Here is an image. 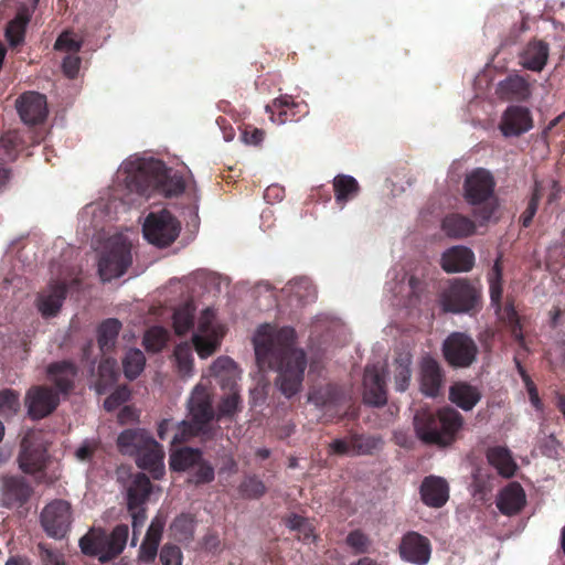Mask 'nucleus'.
<instances>
[{
	"label": "nucleus",
	"mask_w": 565,
	"mask_h": 565,
	"mask_svg": "<svg viewBox=\"0 0 565 565\" xmlns=\"http://www.w3.org/2000/svg\"><path fill=\"white\" fill-rule=\"evenodd\" d=\"M121 327V322L116 318H108L99 323L97 328V343L103 354L114 350Z\"/></svg>",
	"instance_id": "e433bc0d"
},
{
	"label": "nucleus",
	"mask_w": 565,
	"mask_h": 565,
	"mask_svg": "<svg viewBox=\"0 0 565 565\" xmlns=\"http://www.w3.org/2000/svg\"><path fill=\"white\" fill-rule=\"evenodd\" d=\"M159 544L142 541L139 552L138 562L140 565H152L158 556Z\"/></svg>",
	"instance_id": "69168bd1"
},
{
	"label": "nucleus",
	"mask_w": 565,
	"mask_h": 565,
	"mask_svg": "<svg viewBox=\"0 0 565 565\" xmlns=\"http://www.w3.org/2000/svg\"><path fill=\"white\" fill-rule=\"evenodd\" d=\"M163 529H164V519L160 515H157L156 518L152 519V521L147 530L143 541L156 543V544L160 545Z\"/></svg>",
	"instance_id": "338daca9"
},
{
	"label": "nucleus",
	"mask_w": 565,
	"mask_h": 565,
	"mask_svg": "<svg viewBox=\"0 0 565 565\" xmlns=\"http://www.w3.org/2000/svg\"><path fill=\"white\" fill-rule=\"evenodd\" d=\"M345 544L354 554H366L371 550L372 540L362 530H353L347 535Z\"/></svg>",
	"instance_id": "bf43d9fd"
},
{
	"label": "nucleus",
	"mask_w": 565,
	"mask_h": 565,
	"mask_svg": "<svg viewBox=\"0 0 565 565\" xmlns=\"http://www.w3.org/2000/svg\"><path fill=\"white\" fill-rule=\"evenodd\" d=\"M169 339L168 331L162 327H152L146 331L143 337V345L147 351L160 352Z\"/></svg>",
	"instance_id": "5fc2aeb1"
},
{
	"label": "nucleus",
	"mask_w": 565,
	"mask_h": 565,
	"mask_svg": "<svg viewBox=\"0 0 565 565\" xmlns=\"http://www.w3.org/2000/svg\"><path fill=\"white\" fill-rule=\"evenodd\" d=\"M284 524L290 531L297 532V539L305 544H309L316 540L313 533L315 526L308 518L297 513H290L284 518Z\"/></svg>",
	"instance_id": "58836bf2"
},
{
	"label": "nucleus",
	"mask_w": 565,
	"mask_h": 565,
	"mask_svg": "<svg viewBox=\"0 0 565 565\" xmlns=\"http://www.w3.org/2000/svg\"><path fill=\"white\" fill-rule=\"evenodd\" d=\"M128 534L126 524L116 525L109 534L103 530H92L79 540V547L85 555L97 556L100 563H107L121 554Z\"/></svg>",
	"instance_id": "423d86ee"
},
{
	"label": "nucleus",
	"mask_w": 565,
	"mask_h": 565,
	"mask_svg": "<svg viewBox=\"0 0 565 565\" xmlns=\"http://www.w3.org/2000/svg\"><path fill=\"white\" fill-rule=\"evenodd\" d=\"M175 433L172 437L171 445L177 446L188 441L190 438L199 436L204 431L205 427L191 420H181L174 423Z\"/></svg>",
	"instance_id": "09e8293b"
},
{
	"label": "nucleus",
	"mask_w": 565,
	"mask_h": 565,
	"mask_svg": "<svg viewBox=\"0 0 565 565\" xmlns=\"http://www.w3.org/2000/svg\"><path fill=\"white\" fill-rule=\"evenodd\" d=\"M309 401L318 407L335 409L342 405L344 393L337 384L329 383L313 388L309 393Z\"/></svg>",
	"instance_id": "72a5a7b5"
},
{
	"label": "nucleus",
	"mask_w": 565,
	"mask_h": 565,
	"mask_svg": "<svg viewBox=\"0 0 565 565\" xmlns=\"http://www.w3.org/2000/svg\"><path fill=\"white\" fill-rule=\"evenodd\" d=\"M195 530V521L190 514H181L177 516L172 524L171 531L179 541H188L193 539Z\"/></svg>",
	"instance_id": "864d4df0"
},
{
	"label": "nucleus",
	"mask_w": 565,
	"mask_h": 565,
	"mask_svg": "<svg viewBox=\"0 0 565 565\" xmlns=\"http://www.w3.org/2000/svg\"><path fill=\"white\" fill-rule=\"evenodd\" d=\"M124 172L127 188L146 199L154 194L179 196L185 190L183 177L160 160L130 159L124 162Z\"/></svg>",
	"instance_id": "f03ea898"
},
{
	"label": "nucleus",
	"mask_w": 565,
	"mask_h": 565,
	"mask_svg": "<svg viewBox=\"0 0 565 565\" xmlns=\"http://www.w3.org/2000/svg\"><path fill=\"white\" fill-rule=\"evenodd\" d=\"M489 292L491 306L494 308L495 315L510 330L511 337L516 344L527 351L526 342L522 331L521 317L519 316L513 299H508L502 306L501 299L503 294L502 281H489Z\"/></svg>",
	"instance_id": "9d476101"
},
{
	"label": "nucleus",
	"mask_w": 565,
	"mask_h": 565,
	"mask_svg": "<svg viewBox=\"0 0 565 565\" xmlns=\"http://www.w3.org/2000/svg\"><path fill=\"white\" fill-rule=\"evenodd\" d=\"M181 224L168 210L150 212L143 223L145 238L158 247L170 246L179 237Z\"/></svg>",
	"instance_id": "6e6552de"
},
{
	"label": "nucleus",
	"mask_w": 565,
	"mask_h": 565,
	"mask_svg": "<svg viewBox=\"0 0 565 565\" xmlns=\"http://www.w3.org/2000/svg\"><path fill=\"white\" fill-rule=\"evenodd\" d=\"M78 367L70 360L52 362L46 366V379L58 395L68 396L75 388Z\"/></svg>",
	"instance_id": "2eb2a0df"
},
{
	"label": "nucleus",
	"mask_w": 565,
	"mask_h": 565,
	"mask_svg": "<svg viewBox=\"0 0 565 565\" xmlns=\"http://www.w3.org/2000/svg\"><path fill=\"white\" fill-rule=\"evenodd\" d=\"M289 297H295L300 303H306L315 297V288L308 279L299 278L289 281L282 289Z\"/></svg>",
	"instance_id": "a18cd8bd"
},
{
	"label": "nucleus",
	"mask_w": 565,
	"mask_h": 565,
	"mask_svg": "<svg viewBox=\"0 0 565 565\" xmlns=\"http://www.w3.org/2000/svg\"><path fill=\"white\" fill-rule=\"evenodd\" d=\"M475 254L466 246L448 248L441 256V268L447 273H466L475 266Z\"/></svg>",
	"instance_id": "b1692460"
},
{
	"label": "nucleus",
	"mask_w": 565,
	"mask_h": 565,
	"mask_svg": "<svg viewBox=\"0 0 565 565\" xmlns=\"http://www.w3.org/2000/svg\"><path fill=\"white\" fill-rule=\"evenodd\" d=\"M68 286L65 281L53 280L36 297V308L45 319L56 317L66 298Z\"/></svg>",
	"instance_id": "f3484780"
},
{
	"label": "nucleus",
	"mask_w": 565,
	"mask_h": 565,
	"mask_svg": "<svg viewBox=\"0 0 565 565\" xmlns=\"http://www.w3.org/2000/svg\"><path fill=\"white\" fill-rule=\"evenodd\" d=\"M146 365V356L139 349H130L122 359V369L125 376L132 381L137 379L143 371Z\"/></svg>",
	"instance_id": "79ce46f5"
},
{
	"label": "nucleus",
	"mask_w": 565,
	"mask_h": 565,
	"mask_svg": "<svg viewBox=\"0 0 565 565\" xmlns=\"http://www.w3.org/2000/svg\"><path fill=\"white\" fill-rule=\"evenodd\" d=\"M383 446V440L379 436L353 435L351 437V447L353 455H373Z\"/></svg>",
	"instance_id": "37998d69"
},
{
	"label": "nucleus",
	"mask_w": 565,
	"mask_h": 565,
	"mask_svg": "<svg viewBox=\"0 0 565 565\" xmlns=\"http://www.w3.org/2000/svg\"><path fill=\"white\" fill-rule=\"evenodd\" d=\"M550 46L542 40L530 41L521 54V65L533 72H541L547 63Z\"/></svg>",
	"instance_id": "2f4dec72"
},
{
	"label": "nucleus",
	"mask_w": 565,
	"mask_h": 565,
	"mask_svg": "<svg viewBox=\"0 0 565 565\" xmlns=\"http://www.w3.org/2000/svg\"><path fill=\"white\" fill-rule=\"evenodd\" d=\"M414 424L416 434L424 444L445 448L457 439L463 417L455 408L443 407L436 413L418 412Z\"/></svg>",
	"instance_id": "7ed1b4c3"
},
{
	"label": "nucleus",
	"mask_w": 565,
	"mask_h": 565,
	"mask_svg": "<svg viewBox=\"0 0 565 565\" xmlns=\"http://www.w3.org/2000/svg\"><path fill=\"white\" fill-rule=\"evenodd\" d=\"M20 411V394L11 388L0 391V417L11 418Z\"/></svg>",
	"instance_id": "3c124183"
},
{
	"label": "nucleus",
	"mask_w": 565,
	"mask_h": 565,
	"mask_svg": "<svg viewBox=\"0 0 565 565\" xmlns=\"http://www.w3.org/2000/svg\"><path fill=\"white\" fill-rule=\"evenodd\" d=\"M152 491V483L143 472L136 473L127 489V509L145 505Z\"/></svg>",
	"instance_id": "f704fd0d"
},
{
	"label": "nucleus",
	"mask_w": 565,
	"mask_h": 565,
	"mask_svg": "<svg viewBox=\"0 0 565 565\" xmlns=\"http://www.w3.org/2000/svg\"><path fill=\"white\" fill-rule=\"evenodd\" d=\"M82 47V42L74 39L68 32L62 33L55 41L54 49L65 51L70 54H77Z\"/></svg>",
	"instance_id": "0e129e2a"
},
{
	"label": "nucleus",
	"mask_w": 565,
	"mask_h": 565,
	"mask_svg": "<svg viewBox=\"0 0 565 565\" xmlns=\"http://www.w3.org/2000/svg\"><path fill=\"white\" fill-rule=\"evenodd\" d=\"M494 189L493 175L483 168L472 170L465 179L463 198L473 206V216L481 224L489 222L499 206Z\"/></svg>",
	"instance_id": "20e7f679"
},
{
	"label": "nucleus",
	"mask_w": 565,
	"mask_h": 565,
	"mask_svg": "<svg viewBox=\"0 0 565 565\" xmlns=\"http://www.w3.org/2000/svg\"><path fill=\"white\" fill-rule=\"evenodd\" d=\"M193 345L201 358H207L212 355L218 345L217 339L212 337H205L203 334L195 333L192 338Z\"/></svg>",
	"instance_id": "052dcab7"
},
{
	"label": "nucleus",
	"mask_w": 565,
	"mask_h": 565,
	"mask_svg": "<svg viewBox=\"0 0 565 565\" xmlns=\"http://www.w3.org/2000/svg\"><path fill=\"white\" fill-rule=\"evenodd\" d=\"M445 361L454 369L469 367L479 352L476 341L465 332H452L443 342Z\"/></svg>",
	"instance_id": "1a4fd4ad"
},
{
	"label": "nucleus",
	"mask_w": 565,
	"mask_h": 565,
	"mask_svg": "<svg viewBox=\"0 0 565 565\" xmlns=\"http://www.w3.org/2000/svg\"><path fill=\"white\" fill-rule=\"evenodd\" d=\"M182 558L180 547L173 544H164L159 553L162 565H182Z\"/></svg>",
	"instance_id": "680f3d73"
},
{
	"label": "nucleus",
	"mask_w": 565,
	"mask_h": 565,
	"mask_svg": "<svg viewBox=\"0 0 565 565\" xmlns=\"http://www.w3.org/2000/svg\"><path fill=\"white\" fill-rule=\"evenodd\" d=\"M46 460L47 451L42 445L33 446L26 438L22 440L19 463L23 472L33 475L42 471Z\"/></svg>",
	"instance_id": "a878e982"
},
{
	"label": "nucleus",
	"mask_w": 565,
	"mask_h": 565,
	"mask_svg": "<svg viewBox=\"0 0 565 565\" xmlns=\"http://www.w3.org/2000/svg\"><path fill=\"white\" fill-rule=\"evenodd\" d=\"M28 23L29 15L24 12H19L17 17L8 23L6 38L11 46H18L23 42Z\"/></svg>",
	"instance_id": "49530a36"
},
{
	"label": "nucleus",
	"mask_w": 565,
	"mask_h": 565,
	"mask_svg": "<svg viewBox=\"0 0 565 565\" xmlns=\"http://www.w3.org/2000/svg\"><path fill=\"white\" fill-rule=\"evenodd\" d=\"M60 404V395L50 386H32L25 396L28 415L32 419H42L52 414Z\"/></svg>",
	"instance_id": "ddd939ff"
},
{
	"label": "nucleus",
	"mask_w": 565,
	"mask_h": 565,
	"mask_svg": "<svg viewBox=\"0 0 565 565\" xmlns=\"http://www.w3.org/2000/svg\"><path fill=\"white\" fill-rule=\"evenodd\" d=\"M295 344L296 332L289 327L262 324L254 338L257 363L278 373L276 384L288 398L301 391L307 367L305 351Z\"/></svg>",
	"instance_id": "f257e3e1"
},
{
	"label": "nucleus",
	"mask_w": 565,
	"mask_h": 565,
	"mask_svg": "<svg viewBox=\"0 0 565 565\" xmlns=\"http://www.w3.org/2000/svg\"><path fill=\"white\" fill-rule=\"evenodd\" d=\"M238 491L245 499H259L266 493V486L256 476H249L241 482Z\"/></svg>",
	"instance_id": "13d9d810"
},
{
	"label": "nucleus",
	"mask_w": 565,
	"mask_h": 565,
	"mask_svg": "<svg viewBox=\"0 0 565 565\" xmlns=\"http://www.w3.org/2000/svg\"><path fill=\"white\" fill-rule=\"evenodd\" d=\"M154 438L145 429L128 428L121 431L117 438V446L122 455L136 457Z\"/></svg>",
	"instance_id": "bb28decb"
},
{
	"label": "nucleus",
	"mask_w": 565,
	"mask_h": 565,
	"mask_svg": "<svg viewBox=\"0 0 565 565\" xmlns=\"http://www.w3.org/2000/svg\"><path fill=\"white\" fill-rule=\"evenodd\" d=\"M542 191H543V188H542L541 182L535 180L532 192H531V196L526 204V207L523 211V213L520 215V218H519L522 227L527 228L531 226L533 217L535 216V214L537 212L539 203L543 195Z\"/></svg>",
	"instance_id": "8fccbe9b"
},
{
	"label": "nucleus",
	"mask_w": 565,
	"mask_h": 565,
	"mask_svg": "<svg viewBox=\"0 0 565 565\" xmlns=\"http://www.w3.org/2000/svg\"><path fill=\"white\" fill-rule=\"evenodd\" d=\"M363 401L365 404L381 407L387 402L385 373L376 365H367L363 376Z\"/></svg>",
	"instance_id": "a211bd4d"
},
{
	"label": "nucleus",
	"mask_w": 565,
	"mask_h": 565,
	"mask_svg": "<svg viewBox=\"0 0 565 565\" xmlns=\"http://www.w3.org/2000/svg\"><path fill=\"white\" fill-rule=\"evenodd\" d=\"M412 370L411 358H399L396 360V367L394 373V384L398 392H405L411 383Z\"/></svg>",
	"instance_id": "4d7b16f0"
},
{
	"label": "nucleus",
	"mask_w": 565,
	"mask_h": 565,
	"mask_svg": "<svg viewBox=\"0 0 565 565\" xmlns=\"http://www.w3.org/2000/svg\"><path fill=\"white\" fill-rule=\"evenodd\" d=\"M241 396L238 392L226 393L220 401L216 413V419L232 418L238 411L241 405Z\"/></svg>",
	"instance_id": "6e6d98bb"
},
{
	"label": "nucleus",
	"mask_w": 565,
	"mask_h": 565,
	"mask_svg": "<svg viewBox=\"0 0 565 565\" xmlns=\"http://www.w3.org/2000/svg\"><path fill=\"white\" fill-rule=\"evenodd\" d=\"M99 447V443L96 440L85 439L76 449L75 457L79 461H89L93 459L94 454Z\"/></svg>",
	"instance_id": "774afa93"
},
{
	"label": "nucleus",
	"mask_w": 565,
	"mask_h": 565,
	"mask_svg": "<svg viewBox=\"0 0 565 565\" xmlns=\"http://www.w3.org/2000/svg\"><path fill=\"white\" fill-rule=\"evenodd\" d=\"M332 184L335 202L341 209L360 192L358 181L348 174L335 175Z\"/></svg>",
	"instance_id": "4c0bfd02"
},
{
	"label": "nucleus",
	"mask_w": 565,
	"mask_h": 565,
	"mask_svg": "<svg viewBox=\"0 0 565 565\" xmlns=\"http://www.w3.org/2000/svg\"><path fill=\"white\" fill-rule=\"evenodd\" d=\"M487 459L500 475L511 477L514 472L515 465L512 460L509 449L501 446L491 447L487 451Z\"/></svg>",
	"instance_id": "ea45409f"
},
{
	"label": "nucleus",
	"mask_w": 565,
	"mask_h": 565,
	"mask_svg": "<svg viewBox=\"0 0 565 565\" xmlns=\"http://www.w3.org/2000/svg\"><path fill=\"white\" fill-rule=\"evenodd\" d=\"M195 306L192 301L175 309L173 313V328L178 335L189 332L194 324Z\"/></svg>",
	"instance_id": "a19ab883"
},
{
	"label": "nucleus",
	"mask_w": 565,
	"mask_h": 565,
	"mask_svg": "<svg viewBox=\"0 0 565 565\" xmlns=\"http://www.w3.org/2000/svg\"><path fill=\"white\" fill-rule=\"evenodd\" d=\"M211 375H213L221 388L231 392L237 391L238 370L235 362L228 356L217 358L211 366Z\"/></svg>",
	"instance_id": "c85d7f7f"
},
{
	"label": "nucleus",
	"mask_w": 565,
	"mask_h": 565,
	"mask_svg": "<svg viewBox=\"0 0 565 565\" xmlns=\"http://www.w3.org/2000/svg\"><path fill=\"white\" fill-rule=\"evenodd\" d=\"M173 355L179 373L183 376L191 375L193 370L192 345L188 342L178 344Z\"/></svg>",
	"instance_id": "603ef678"
},
{
	"label": "nucleus",
	"mask_w": 565,
	"mask_h": 565,
	"mask_svg": "<svg viewBox=\"0 0 565 565\" xmlns=\"http://www.w3.org/2000/svg\"><path fill=\"white\" fill-rule=\"evenodd\" d=\"M40 519L42 527L49 536L63 539L72 524V507L65 500H53L44 507Z\"/></svg>",
	"instance_id": "9b49d317"
},
{
	"label": "nucleus",
	"mask_w": 565,
	"mask_h": 565,
	"mask_svg": "<svg viewBox=\"0 0 565 565\" xmlns=\"http://www.w3.org/2000/svg\"><path fill=\"white\" fill-rule=\"evenodd\" d=\"M188 409L191 419L206 427L214 418H216L213 408V399L210 391L202 385H196L188 402Z\"/></svg>",
	"instance_id": "aec40b11"
},
{
	"label": "nucleus",
	"mask_w": 565,
	"mask_h": 565,
	"mask_svg": "<svg viewBox=\"0 0 565 565\" xmlns=\"http://www.w3.org/2000/svg\"><path fill=\"white\" fill-rule=\"evenodd\" d=\"M481 397V391L468 382H455L449 387V401L466 412L473 409Z\"/></svg>",
	"instance_id": "c756f323"
},
{
	"label": "nucleus",
	"mask_w": 565,
	"mask_h": 565,
	"mask_svg": "<svg viewBox=\"0 0 565 565\" xmlns=\"http://www.w3.org/2000/svg\"><path fill=\"white\" fill-rule=\"evenodd\" d=\"M438 303L445 313L473 316L482 308V290L467 278H455L440 291Z\"/></svg>",
	"instance_id": "39448f33"
},
{
	"label": "nucleus",
	"mask_w": 565,
	"mask_h": 565,
	"mask_svg": "<svg viewBox=\"0 0 565 565\" xmlns=\"http://www.w3.org/2000/svg\"><path fill=\"white\" fill-rule=\"evenodd\" d=\"M419 391L423 395L436 398L443 394L446 374L435 358L425 355L419 362L418 373Z\"/></svg>",
	"instance_id": "f8f14e48"
},
{
	"label": "nucleus",
	"mask_w": 565,
	"mask_h": 565,
	"mask_svg": "<svg viewBox=\"0 0 565 565\" xmlns=\"http://www.w3.org/2000/svg\"><path fill=\"white\" fill-rule=\"evenodd\" d=\"M498 93L502 99L523 102L531 96V87L524 77L515 74L499 83Z\"/></svg>",
	"instance_id": "473e14b6"
},
{
	"label": "nucleus",
	"mask_w": 565,
	"mask_h": 565,
	"mask_svg": "<svg viewBox=\"0 0 565 565\" xmlns=\"http://www.w3.org/2000/svg\"><path fill=\"white\" fill-rule=\"evenodd\" d=\"M130 397V391L127 386L117 387L105 401L104 407L106 411L111 412L126 403Z\"/></svg>",
	"instance_id": "e2e57ef3"
},
{
	"label": "nucleus",
	"mask_w": 565,
	"mask_h": 565,
	"mask_svg": "<svg viewBox=\"0 0 565 565\" xmlns=\"http://www.w3.org/2000/svg\"><path fill=\"white\" fill-rule=\"evenodd\" d=\"M118 379L117 364L115 360L105 359L99 363L96 388L98 393H105L107 388L116 383Z\"/></svg>",
	"instance_id": "c03bdc74"
},
{
	"label": "nucleus",
	"mask_w": 565,
	"mask_h": 565,
	"mask_svg": "<svg viewBox=\"0 0 565 565\" xmlns=\"http://www.w3.org/2000/svg\"><path fill=\"white\" fill-rule=\"evenodd\" d=\"M131 263V244L122 236H114L108 241L99 258L100 278L105 281L118 278L126 273Z\"/></svg>",
	"instance_id": "0eeeda50"
},
{
	"label": "nucleus",
	"mask_w": 565,
	"mask_h": 565,
	"mask_svg": "<svg viewBox=\"0 0 565 565\" xmlns=\"http://www.w3.org/2000/svg\"><path fill=\"white\" fill-rule=\"evenodd\" d=\"M441 230L454 239H462L476 233L477 225L473 220L460 213H450L441 221Z\"/></svg>",
	"instance_id": "7c9ffc66"
},
{
	"label": "nucleus",
	"mask_w": 565,
	"mask_h": 565,
	"mask_svg": "<svg viewBox=\"0 0 565 565\" xmlns=\"http://www.w3.org/2000/svg\"><path fill=\"white\" fill-rule=\"evenodd\" d=\"M419 493L422 501L427 507L439 509L449 499V487L441 477L428 476L422 481Z\"/></svg>",
	"instance_id": "5701e85b"
},
{
	"label": "nucleus",
	"mask_w": 565,
	"mask_h": 565,
	"mask_svg": "<svg viewBox=\"0 0 565 565\" xmlns=\"http://www.w3.org/2000/svg\"><path fill=\"white\" fill-rule=\"evenodd\" d=\"M504 137H519L533 128V118L530 109L523 106H509L501 118L499 126Z\"/></svg>",
	"instance_id": "6ab92c4d"
},
{
	"label": "nucleus",
	"mask_w": 565,
	"mask_h": 565,
	"mask_svg": "<svg viewBox=\"0 0 565 565\" xmlns=\"http://www.w3.org/2000/svg\"><path fill=\"white\" fill-rule=\"evenodd\" d=\"M215 479V470L210 461L201 457L200 463L189 471L188 482L196 487L211 483Z\"/></svg>",
	"instance_id": "de8ad7c7"
},
{
	"label": "nucleus",
	"mask_w": 565,
	"mask_h": 565,
	"mask_svg": "<svg viewBox=\"0 0 565 565\" xmlns=\"http://www.w3.org/2000/svg\"><path fill=\"white\" fill-rule=\"evenodd\" d=\"M203 452L199 448L180 447L171 449L169 457V466L172 471L189 472L200 463Z\"/></svg>",
	"instance_id": "c9c22d12"
},
{
	"label": "nucleus",
	"mask_w": 565,
	"mask_h": 565,
	"mask_svg": "<svg viewBox=\"0 0 565 565\" xmlns=\"http://www.w3.org/2000/svg\"><path fill=\"white\" fill-rule=\"evenodd\" d=\"M399 557L414 565H426L431 556V543L428 537L416 531L406 532L398 545Z\"/></svg>",
	"instance_id": "4468645a"
},
{
	"label": "nucleus",
	"mask_w": 565,
	"mask_h": 565,
	"mask_svg": "<svg viewBox=\"0 0 565 565\" xmlns=\"http://www.w3.org/2000/svg\"><path fill=\"white\" fill-rule=\"evenodd\" d=\"M266 111L273 122L278 125L288 121H296L298 118L307 114V105L305 103H296L290 95H284L273 100L266 106Z\"/></svg>",
	"instance_id": "4be33fe9"
},
{
	"label": "nucleus",
	"mask_w": 565,
	"mask_h": 565,
	"mask_svg": "<svg viewBox=\"0 0 565 565\" xmlns=\"http://www.w3.org/2000/svg\"><path fill=\"white\" fill-rule=\"evenodd\" d=\"M15 107L26 125L41 124L47 116V102L43 94L38 92L23 93L15 102Z\"/></svg>",
	"instance_id": "dca6fc26"
},
{
	"label": "nucleus",
	"mask_w": 565,
	"mask_h": 565,
	"mask_svg": "<svg viewBox=\"0 0 565 565\" xmlns=\"http://www.w3.org/2000/svg\"><path fill=\"white\" fill-rule=\"evenodd\" d=\"M525 502L523 488L518 482H513L500 491L497 508L504 515H515L523 509Z\"/></svg>",
	"instance_id": "cd10ccee"
},
{
	"label": "nucleus",
	"mask_w": 565,
	"mask_h": 565,
	"mask_svg": "<svg viewBox=\"0 0 565 565\" xmlns=\"http://www.w3.org/2000/svg\"><path fill=\"white\" fill-rule=\"evenodd\" d=\"M33 493L32 487L22 477H4L1 486V504L6 508L24 505Z\"/></svg>",
	"instance_id": "412c9836"
},
{
	"label": "nucleus",
	"mask_w": 565,
	"mask_h": 565,
	"mask_svg": "<svg viewBox=\"0 0 565 565\" xmlns=\"http://www.w3.org/2000/svg\"><path fill=\"white\" fill-rule=\"evenodd\" d=\"M137 466L151 473L153 479H160L164 475L163 458L164 452L159 443L151 441L143 450L136 457Z\"/></svg>",
	"instance_id": "393cba45"
}]
</instances>
